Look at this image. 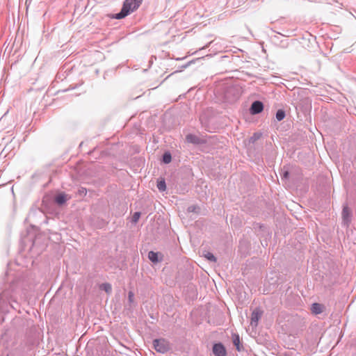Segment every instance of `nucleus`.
<instances>
[{"mask_svg": "<svg viewBox=\"0 0 356 356\" xmlns=\"http://www.w3.org/2000/svg\"><path fill=\"white\" fill-rule=\"evenodd\" d=\"M143 0H125L121 11L116 14V19H122L127 16L129 13L136 10Z\"/></svg>", "mask_w": 356, "mask_h": 356, "instance_id": "1", "label": "nucleus"}, {"mask_svg": "<svg viewBox=\"0 0 356 356\" xmlns=\"http://www.w3.org/2000/svg\"><path fill=\"white\" fill-rule=\"evenodd\" d=\"M154 349L161 353H165L170 349V345L168 341L163 339H155L153 341Z\"/></svg>", "mask_w": 356, "mask_h": 356, "instance_id": "2", "label": "nucleus"}, {"mask_svg": "<svg viewBox=\"0 0 356 356\" xmlns=\"http://www.w3.org/2000/svg\"><path fill=\"white\" fill-rule=\"evenodd\" d=\"M263 314V311L260 309H255L251 315V320H250V324L252 326L257 327L258 325V322L259 319L261 318V316Z\"/></svg>", "mask_w": 356, "mask_h": 356, "instance_id": "3", "label": "nucleus"}, {"mask_svg": "<svg viewBox=\"0 0 356 356\" xmlns=\"http://www.w3.org/2000/svg\"><path fill=\"white\" fill-rule=\"evenodd\" d=\"M264 109V105L261 102H254L250 108V113L252 115L260 113Z\"/></svg>", "mask_w": 356, "mask_h": 356, "instance_id": "4", "label": "nucleus"}, {"mask_svg": "<svg viewBox=\"0 0 356 356\" xmlns=\"http://www.w3.org/2000/svg\"><path fill=\"white\" fill-rule=\"evenodd\" d=\"M341 216H342V219H343V223L346 225L348 226L349 222L350 221V218H351V211H350V209L348 208V207H347V206L343 207L342 213H341Z\"/></svg>", "mask_w": 356, "mask_h": 356, "instance_id": "5", "label": "nucleus"}, {"mask_svg": "<svg viewBox=\"0 0 356 356\" xmlns=\"http://www.w3.org/2000/svg\"><path fill=\"white\" fill-rule=\"evenodd\" d=\"M213 353L215 356H226V350L221 343H216L213 347Z\"/></svg>", "mask_w": 356, "mask_h": 356, "instance_id": "6", "label": "nucleus"}, {"mask_svg": "<svg viewBox=\"0 0 356 356\" xmlns=\"http://www.w3.org/2000/svg\"><path fill=\"white\" fill-rule=\"evenodd\" d=\"M324 307L319 303H314L312 305L311 311L314 314H319L323 312Z\"/></svg>", "mask_w": 356, "mask_h": 356, "instance_id": "7", "label": "nucleus"}, {"mask_svg": "<svg viewBox=\"0 0 356 356\" xmlns=\"http://www.w3.org/2000/svg\"><path fill=\"white\" fill-rule=\"evenodd\" d=\"M186 139L187 142L193 143V144H200L202 143V140L193 134H188L186 136Z\"/></svg>", "mask_w": 356, "mask_h": 356, "instance_id": "8", "label": "nucleus"}, {"mask_svg": "<svg viewBox=\"0 0 356 356\" xmlns=\"http://www.w3.org/2000/svg\"><path fill=\"white\" fill-rule=\"evenodd\" d=\"M69 199V197H67V195H65V193H60V194H58L56 197V203H58V204H64L67 200Z\"/></svg>", "mask_w": 356, "mask_h": 356, "instance_id": "9", "label": "nucleus"}, {"mask_svg": "<svg viewBox=\"0 0 356 356\" xmlns=\"http://www.w3.org/2000/svg\"><path fill=\"white\" fill-rule=\"evenodd\" d=\"M148 258L152 262H157L158 261V254H157L156 252H154L153 251H150L149 252Z\"/></svg>", "mask_w": 356, "mask_h": 356, "instance_id": "10", "label": "nucleus"}, {"mask_svg": "<svg viewBox=\"0 0 356 356\" xmlns=\"http://www.w3.org/2000/svg\"><path fill=\"white\" fill-rule=\"evenodd\" d=\"M285 117V113L283 110H278L276 113V119L278 121L282 120Z\"/></svg>", "mask_w": 356, "mask_h": 356, "instance_id": "11", "label": "nucleus"}, {"mask_svg": "<svg viewBox=\"0 0 356 356\" xmlns=\"http://www.w3.org/2000/svg\"><path fill=\"white\" fill-rule=\"evenodd\" d=\"M157 188L161 191H164L166 189V185L164 180H161L157 183Z\"/></svg>", "mask_w": 356, "mask_h": 356, "instance_id": "12", "label": "nucleus"}, {"mask_svg": "<svg viewBox=\"0 0 356 356\" xmlns=\"http://www.w3.org/2000/svg\"><path fill=\"white\" fill-rule=\"evenodd\" d=\"M172 157L170 153H165L163 156V161L165 163H169L171 161Z\"/></svg>", "mask_w": 356, "mask_h": 356, "instance_id": "13", "label": "nucleus"}, {"mask_svg": "<svg viewBox=\"0 0 356 356\" xmlns=\"http://www.w3.org/2000/svg\"><path fill=\"white\" fill-rule=\"evenodd\" d=\"M140 217V213L135 212L132 216V222L134 223H136L138 221Z\"/></svg>", "mask_w": 356, "mask_h": 356, "instance_id": "14", "label": "nucleus"}, {"mask_svg": "<svg viewBox=\"0 0 356 356\" xmlns=\"http://www.w3.org/2000/svg\"><path fill=\"white\" fill-rule=\"evenodd\" d=\"M102 288L104 289L108 293H111V286L108 283L103 284Z\"/></svg>", "mask_w": 356, "mask_h": 356, "instance_id": "15", "label": "nucleus"}, {"mask_svg": "<svg viewBox=\"0 0 356 356\" xmlns=\"http://www.w3.org/2000/svg\"><path fill=\"white\" fill-rule=\"evenodd\" d=\"M205 257L211 261H216V257H214V255L211 253V252H207L206 254H205Z\"/></svg>", "mask_w": 356, "mask_h": 356, "instance_id": "16", "label": "nucleus"}, {"mask_svg": "<svg viewBox=\"0 0 356 356\" xmlns=\"http://www.w3.org/2000/svg\"><path fill=\"white\" fill-rule=\"evenodd\" d=\"M234 343L237 346V348L238 349V344H239V337L237 336L236 338L234 340Z\"/></svg>", "mask_w": 356, "mask_h": 356, "instance_id": "17", "label": "nucleus"}, {"mask_svg": "<svg viewBox=\"0 0 356 356\" xmlns=\"http://www.w3.org/2000/svg\"><path fill=\"white\" fill-rule=\"evenodd\" d=\"M133 298H134V293L130 291L129 293V301L132 302L133 301Z\"/></svg>", "mask_w": 356, "mask_h": 356, "instance_id": "18", "label": "nucleus"}, {"mask_svg": "<svg viewBox=\"0 0 356 356\" xmlns=\"http://www.w3.org/2000/svg\"><path fill=\"white\" fill-rule=\"evenodd\" d=\"M289 176V172L287 171L284 172V177L287 178Z\"/></svg>", "mask_w": 356, "mask_h": 356, "instance_id": "19", "label": "nucleus"}, {"mask_svg": "<svg viewBox=\"0 0 356 356\" xmlns=\"http://www.w3.org/2000/svg\"><path fill=\"white\" fill-rule=\"evenodd\" d=\"M81 193H83L86 194V190H85V189H83V190L81 191Z\"/></svg>", "mask_w": 356, "mask_h": 356, "instance_id": "20", "label": "nucleus"}]
</instances>
